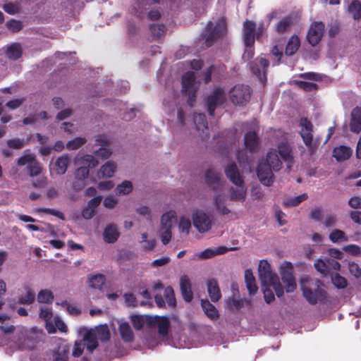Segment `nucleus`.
I'll return each mask as SVG.
<instances>
[{"label": "nucleus", "mask_w": 361, "mask_h": 361, "mask_svg": "<svg viewBox=\"0 0 361 361\" xmlns=\"http://www.w3.org/2000/svg\"><path fill=\"white\" fill-rule=\"evenodd\" d=\"M259 278L261 283L264 285H270L273 287L278 298L283 295V287L279 281L276 274L271 270V266L266 260H261L258 267Z\"/></svg>", "instance_id": "obj_1"}, {"label": "nucleus", "mask_w": 361, "mask_h": 361, "mask_svg": "<svg viewBox=\"0 0 361 361\" xmlns=\"http://www.w3.org/2000/svg\"><path fill=\"white\" fill-rule=\"evenodd\" d=\"M322 283L319 279L301 281L302 295L310 305L323 301L326 298V292L322 288Z\"/></svg>", "instance_id": "obj_2"}, {"label": "nucleus", "mask_w": 361, "mask_h": 361, "mask_svg": "<svg viewBox=\"0 0 361 361\" xmlns=\"http://www.w3.org/2000/svg\"><path fill=\"white\" fill-rule=\"evenodd\" d=\"M213 25V23L209 21L205 27L206 33L201 35V37L205 39V45L207 47L212 46L216 40L227 32L226 22L224 18L219 19L216 25Z\"/></svg>", "instance_id": "obj_3"}, {"label": "nucleus", "mask_w": 361, "mask_h": 361, "mask_svg": "<svg viewBox=\"0 0 361 361\" xmlns=\"http://www.w3.org/2000/svg\"><path fill=\"white\" fill-rule=\"evenodd\" d=\"M252 90L249 85L237 84L229 91L231 102L238 106L245 105L250 100Z\"/></svg>", "instance_id": "obj_4"}, {"label": "nucleus", "mask_w": 361, "mask_h": 361, "mask_svg": "<svg viewBox=\"0 0 361 361\" xmlns=\"http://www.w3.org/2000/svg\"><path fill=\"white\" fill-rule=\"evenodd\" d=\"M195 75L193 72L185 73L182 78V91L188 95V103L190 106L196 100V87H195Z\"/></svg>", "instance_id": "obj_5"}, {"label": "nucleus", "mask_w": 361, "mask_h": 361, "mask_svg": "<svg viewBox=\"0 0 361 361\" xmlns=\"http://www.w3.org/2000/svg\"><path fill=\"white\" fill-rule=\"evenodd\" d=\"M225 93L222 88L215 87L213 92L207 98V106L209 115L213 116L218 106L225 102Z\"/></svg>", "instance_id": "obj_6"}, {"label": "nucleus", "mask_w": 361, "mask_h": 361, "mask_svg": "<svg viewBox=\"0 0 361 361\" xmlns=\"http://www.w3.org/2000/svg\"><path fill=\"white\" fill-rule=\"evenodd\" d=\"M193 226L200 233H204L212 228V221L203 211L195 210L192 215Z\"/></svg>", "instance_id": "obj_7"}, {"label": "nucleus", "mask_w": 361, "mask_h": 361, "mask_svg": "<svg viewBox=\"0 0 361 361\" xmlns=\"http://www.w3.org/2000/svg\"><path fill=\"white\" fill-rule=\"evenodd\" d=\"M325 25L322 22H314L309 28L307 39L312 47L316 46L322 40Z\"/></svg>", "instance_id": "obj_8"}, {"label": "nucleus", "mask_w": 361, "mask_h": 361, "mask_svg": "<svg viewBox=\"0 0 361 361\" xmlns=\"http://www.w3.org/2000/svg\"><path fill=\"white\" fill-rule=\"evenodd\" d=\"M300 126L302 128L300 132V136L302 137L305 145L310 149V150H312L313 125L307 118L302 117L300 120Z\"/></svg>", "instance_id": "obj_9"}, {"label": "nucleus", "mask_w": 361, "mask_h": 361, "mask_svg": "<svg viewBox=\"0 0 361 361\" xmlns=\"http://www.w3.org/2000/svg\"><path fill=\"white\" fill-rule=\"evenodd\" d=\"M269 164L267 163H259L257 166V175L261 182L265 186H270L274 180V175Z\"/></svg>", "instance_id": "obj_10"}, {"label": "nucleus", "mask_w": 361, "mask_h": 361, "mask_svg": "<svg viewBox=\"0 0 361 361\" xmlns=\"http://www.w3.org/2000/svg\"><path fill=\"white\" fill-rule=\"evenodd\" d=\"M56 348L53 350V361H68L71 345L61 338L55 340Z\"/></svg>", "instance_id": "obj_11"}, {"label": "nucleus", "mask_w": 361, "mask_h": 361, "mask_svg": "<svg viewBox=\"0 0 361 361\" xmlns=\"http://www.w3.org/2000/svg\"><path fill=\"white\" fill-rule=\"evenodd\" d=\"M257 24L253 20H246L243 23V39L245 47H253L255 41Z\"/></svg>", "instance_id": "obj_12"}, {"label": "nucleus", "mask_w": 361, "mask_h": 361, "mask_svg": "<svg viewBox=\"0 0 361 361\" xmlns=\"http://www.w3.org/2000/svg\"><path fill=\"white\" fill-rule=\"evenodd\" d=\"M260 138L255 131H248L244 137V145L245 149L251 152H257L260 145Z\"/></svg>", "instance_id": "obj_13"}, {"label": "nucleus", "mask_w": 361, "mask_h": 361, "mask_svg": "<svg viewBox=\"0 0 361 361\" xmlns=\"http://www.w3.org/2000/svg\"><path fill=\"white\" fill-rule=\"evenodd\" d=\"M277 153L286 164V169L290 171L293 164V156L291 147L286 143L281 142L278 145Z\"/></svg>", "instance_id": "obj_14"}, {"label": "nucleus", "mask_w": 361, "mask_h": 361, "mask_svg": "<svg viewBox=\"0 0 361 361\" xmlns=\"http://www.w3.org/2000/svg\"><path fill=\"white\" fill-rule=\"evenodd\" d=\"M13 341L19 348H30V339L28 336V331L24 327H17L16 331L14 332Z\"/></svg>", "instance_id": "obj_15"}, {"label": "nucleus", "mask_w": 361, "mask_h": 361, "mask_svg": "<svg viewBox=\"0 0 361 361\" xmlns=\"http://www.w3.org/2000/svg\"><path fill=\"white\" fill-rule=\"evenodd\" d=\"M269 66V61L265 58L256 59L250 64V70L252 73L260 78L262 75H264L267 72V69Z\"/></svg>", "instance_id": "obj_16"}, {"label": "nucleus", "mask_w": 361, "mask_h": 361, "mask_svg": "<svg viewBox=\"0 0 361 361\" xmlns=\"http://www.w3.org/2000/svg\"><path fill=\"white\" fill-rule=\"evenodd\" d=\"M226 177L235 185L244 183L242 176L235 162L229 164L224 169Z\"/></svg>", "instance_id": "obj_17"}, {"label": "nucleus", "mask_w": 361, "mask_h": 361, "mask_svg": "<svg viewBox=\"0 0 361 361\" xmlns=\"http://www.w3.org/2000/svg\"><path fill=\"white\" fill-rule=\"evenodd\" d=\"M155 319L156 317H152L150 315H132L130 317L133 326L136 330H141L145 324L152 328Z\"/></svg>", "instance_id": "obj_18"}, {"label": "nucleus", "mask_w": 361, "mask_h": 361, "mask_svg": "<svg viewBox=\"0 0 361 361\" xmlns=\"http://www.w3.org/2000/svg\"><path fill=\"white\" fill-rule=\"evenodd\" d=\"M280 274L286 291L287 293L293 292L296 288V282L290 269L283 268L281 269Z\"/></svg>", "instance_id": "obj_19"}, {"label": "nucleus", "mask_w": 361, "mask_h": 361, "mask_svg": "<svg viewBox=\"0 0 361 361\" xmlns=\"http://www.w3.org/2000/svg\"><path fill=\"white\" fill-rule=\"evenodd\" d=\"M180 289L183 300L190 302L193 298V293L191 289V283L188 276L183 275L180 278Z\"/></svg>", "instance_id": "obj_20"}, {"label": "nucleus", "mask_w": 361, "mask_h": 361, "mask_svg": "<svg viewBox=\"0 0 361 361\" xmlns=\"http://www.w3.org/2000/svg\"><path fill=\"white\" fill-rule=\"evenodd\" d=\"M236 247L228 248L226 246H219L216 249L207 248L204 251L201 252L198 255V257L201 259H206L212 258L216 255H224L228 251L235 250Z\"/></svg>", "instance_id": "obj_21"}, {"label": "nucleus", "mask_w": 361, "mask_h": 361, "mask_svg": "<svg viewBox=\"0 0 361 361\" xmlns=\"http://www.w3.org/2000/svg\"><path fill=\"white\" fill-rule=\"evenodd\" d=\"M264 163L269 164V167L274 171H279L282 167V161L279 159L276 149H270L266 156Z\"/></svg>", "instance_id": "obj_22"}, {"label": "nucleus", "mask_w": 361, "mask_h": 361, "mask_svg": "<svg viewBox=\"0 0 361 361\" xmlns=\"http://www.w3.org/2000/svg\"><path fill=\"white\" fill-rule=\"evenodd\" d=\"M205 182L212 190H217L220 187L221 173L209 169L205 171Z\"/></svg>", "instance_id": "obj_23"}, {"label": "nucleus", "mask_w": 361, "mask_h": 361, "mask_svg": "<svg viewBox=\"0 0 361 361\" xmlns=\"http://www.w3.org/2000/svg\"><path fill=\"white\" fill-rule=\"evenodd\" d=\"M353 154V149L345 145L336 147L333 149V157L337 161L342 162L349 159Z\"/></svg>", "instance_id": "obj_24"}, {"label": "nucleus", "mask_w": 361, "mask_h": 361, "mask_svg": "<svg viewBox=\"0 0 361 361\" xmlns=\"http://www.w3.org/2000/svg\"><path fill=\"white\" fill-rule=\"evenodd\" d=\"M350 128L353 133L361 131V107L356 106L352 110Z\"/></svg>", "instance_id": "obj_25"}, {"label": "nucleus", "mask_w": 361, "mask_h": 361, "mask_svg": "<svg viewBox=\"0 0 361 361\" xmlns=\"http://www.w3.org/2000/svg\"><path fill=\"white\" fill-rule=\"evenodd\" d=\"M207 292L211 300L216 302L219 300L221 293L217 281L215 279H210L207 282Z\"/></svg>", "instance_id": "obj_26"}, {"label": "nucleus", "mask_w": 361, "mask_h": 361, "mask_svg": "<svg viewBox=\"0 0 361 361\" xmlns=\"http://www.w3.org/2000/svg\"><path fill=\"white\" fill-rule=\"evenodd\" d=\"M152 317H156L152 327L157 326L159 334L163 336H166L171 325L169 317L166 316H152Z\"/></svg>", "instance_id": "obj_27"}, {"label": "nucleus", "mask_w": 361, "mask_h": 361, "mask_svg": "<svg viewBox=\"0 0 361 361\" xmlns=\"http://www.w3.org/2000/svg\"><path fill=\"white\" fill-rule=\"evenodd\" d=\"M201 306L204 314L211 320L215 321L219 318V311L207 299L201 300Z\"/></svg>", "instance_id": "obj_28"}, {"label": "nucleus", "mask_w": 361, "mask_h": 361, "mask_svg": "<svg viewBox=\"0 0 361 361\" xmlns=\"http://www.w3.org/2000/svg\"><path fill=\"white\" fill-rule=\"evenodd\" d=\"M83 341L85 342L84 344L86 345L87 350L90 353H92L94 350H95L99 345L98 340L94 331H93V329L87 331L83 336Z\"/></svg>", "instance_id": "obj_29"}, {"label": "nucleus", "mask_w": 361, "mask_h": 361, "mask_svg": "<svg viewBox=\"0 0 361 361\" xmlns=\"http://www.w3.org/2000/svg\"><path fill=\"white\" fill-rule=\"evenodd\" d=\"M103 235L106 243H114L118 240L120 233L116 225L110 224L105 228Z\"/></svg>", "instance_id": "obj_30"}, {"label": "nucleus", "mask_w": 361, "mask_h": 361, "mask_svg": "<svg viewBox=\"0 0 361 361\" xmlns=\"http://www.w3.org/2000/svg\"><path fill=\"white\" fill-rule=\"evenodd\" d=\"M193 122L198 132H202L203 134L207 133L208 123L204 114H195Z\"/></svg>", "instance_id": "obj_31"}, {"label": "nucleus", "mask_w": 361, "mask_h": 361, "mask_svg": "<svg viewBox=\"0 0 361 361\" xmlns=\"http://www.w3.org/2000/svg\"><path fill=\"white\" fill-rule=\"evenodd\" d=\"M237 188H231L230 200L232 201H240L243 202L246 197L247 188L245 185V183L240 185H236Z\"/></svg>", "instance_id": "obj_32"}, {"label": "nucleus", "mask_w": 361, "mask_h": 361, "mask_svg": "<svg viewBox=\"0 0 361 361\" xmlns=\"http://www.w3.org/2000/svg\"><path fill=\"white\" fill-rule=\"evenodd\" d=\"M118 330L121 338L124 342L130 343L134 340V334L128 322L120 324Z\"/></svg>", "instance_id": "obj_33"}, {"label": "nucleus", "mask_w": 361, "mask_h": 361, "mask_svg": "<svg viewBox=\"0 0 361 361\" xmlns=\"http://www.w3.org/2000/svg\"><path fill=\"white\" fill-rule=\"evenodd\" d=\"M245 281L249 294L251 295H255L257 293L258 288L255 283V278L252 270L250 269L245 271Z\"/></svg>", "instance_id": "obj_34"}, {"label": "nucleus", "mask_w": 361, "mask_h": 361, "mask_svg": "<svg viewBox=\"0 0 361 361\" xmlns=\"http://www.w3.org/2000/svg\"><path fill=\"white\" fill-rule=\"evenodd\" d=\"M23 49L19 43H13L7 47L6 54L10 60L16 61L22 56Z\"/></svg>", "instance_id": "obj_35"}, {"label": "nucleus", "mask_w": 361, "mask_h": 361, "mask_svg": "<svg viewBox=\"0 0 361 361\" xmlns=\"http://www.w3.org/2000/svg\"><path fill=\"white\" fill-rule=\"evenodd\" d=\"M300 46V41L298 36L293 35L288 40L286 49L285 54L287 56H292L296 53Z\"/></svg>", "instance_id": "obj_36"}, {"label": "nucleus", "mask_w": 361, "mask_h": 361, "mask_svg": "<svg viewBox=\"0 0 361 361\" xmlns=\"http://www.w3.org/2000/svg\"><path fill=\"white\" fill-rule=\"evenodd\" d=\"M116 169V165L112 161H107L102 165L98 173L99 178H110L113 176Z\"/></svg>", "instance_id": "obj_37"}, {"label": "nucleus", "mask_w": 361, "mask_h": 361, "mask_svg": "<svg viewBox=\"0 0 361 361\" xmlns=\"http://www.w3.org/2000/svg\"><path fill=\"white\" fill-rule=\"evenodd\" d=\"M24 290L25 294L18 298V303L20 305H31L35 300V293L34 290L29 286H25Z\"/></svg>", "instance_id": "obj_38"}, {"label": "nucleus", "mask_w": 361, "mask_h": 361, "mask_svg": "<svg viewBox=\"0 0 361 361\" xmlns=\"http://www.w3.org/2000/svg\"><path fill=\"white\" fill-rule=\"evenodd\" d=\"M97 340L102 342H106L110 339L111 334L109 329L106 325H100L93 329Z\"/></svg>", "instance_id": "obj_39"}, {"label": "nucleus", "mask_w": 361, "mask_h": 361, "mask_svg": "<svg viewBox=\"0 0 361 361\" xmlns=\"http://www.w3.org/2000/svg\"><path fill=\"white\" fill-rule=\"evenodd\" d=\"M69 159L68 156L64 155L57 158L55 162V171L59 175L64 174L68 168Z\"/></svg>", "instance_id": "obj_40"}, {"label": "nucleus", "mask_w": 361, "mask_h": 361, "mask_svg": "<svg viewBox=\"0 0 361 361\" xmlns=\"http://www.w3.org/2000/svg\"><path fill=\"white\" fill-rule=\"evenodd\" d=\"M106 278L104 275L102 274H97L92 275L88 280V284L90 287L95 289H101L102 286L104 284Z\"/></svg>", "instance_id": "obj_41"}, {"label": "nucleus", "mask_w": 361, "mask_h": 361, "mask_svg": "<svg viewBox=\"0 0 361 361\" xmlns=\"http://www.w3.org/2000/svg\"><path fill=\"white\" fill-rule=\"evenodd\" d=\"M176 217L175 211L164 213L161 217V228H172L173 219Z\"/></svg>", "instance_id": "obj_42"}, {"label": "nucleus", "mask_w": 361, "mask_h": 361, "mask_svg": "<svg viewBox=\"0 0 361 361\" xmlns=\"http://www.w3.org/2000/svg\"><path fill=\"white\" fill-rule=\"evenodd\" d=\"M292 25V18L286 16L281 19L276 26V31L278 34L282 35L287 32Z\"/></svg>", "instance_id": "obj_43"}, {"label": "nucleus", "mask_w": 361, "mask_h": 361, "mask_svg": "<svg viewBox=\"0 0 361 361\" xmlns=\"http://www.w3.org/2000/svg\"><path fill=\"white\" fill-rule=\"evenodd\" d=\"M348 11L354 20L361 19V3L358 0L353 1L348 6Z\"/></svg>", "instance_id": "obj_44"}, {"label": "nucleus", "mask_w": 361, "mask_h": 361, "mask_svg": "<svg viewBox=\"0 0 361 361\" xmlns=\"http://www.w3.org/2000/svg\"><path fill=\"white\" fill-rule=\"evenodd\" d=\"M54 295L51 290H41L37 294V301L39 303L51 304L54 301Z\"/></svg>", "instance_id": "obj_45"}, {"label": "nucleus", "mask_w": 361, "mask_h": 361, "mask_svg": "<svg viewBox=\"0 0 361 361\" xmlns=\"http://www.w3.org/2000/svg\"><path fill=\"white\" fill-rule=\"evenodd\" d=\"M214 204L217 210L224 215L228 214L231 211L224 205V197L222 195H216L214 198Z\"/></svg>", "instance_id": "obj_46"}, {"label": "nucleus", "mask_w": 361, "mask_h": 361, "mask_svg": "<svg viewBox=\"0 0 361 361\" xmlns=\"http://www.w3.org/2000/svg\"><path fill=\"white\" fill-rule=\"evenodd\" d=\"M329 240L336 243L338 242L347 241L348 238L345 236V233L340 229H334L329 234Z\"/></svg>", "instance_id": "obj_47"}, {"label": "nucleus", "mask_w": 361, "mask_h": 361, "mask_svg": "<svg viewBox=\"0 0 361 361\" xmlns=\"http://www.w3.org/2000/svg\"><path fill=\"white\" fill-rule=\"evenodd\" d=\"M27 169L31 177L38 176L42 171L41 164L36 159L31 164L27 166Z\"/></svg>", "instance_id": "obj_48"}, {"label": "nucleus", "mask_w": 361, "mask_h": 361, "mask_svg": "<svg viewBox=\"0 0 361 361\" xmlns=\"http://www.w3.org/2000/svg\"><path fill=\"white\" fill-rule=\"evenodd\" d=\"M164 296L167 304L171 307H176V300L175 298L174 290L171 286H167L164 289Z\"/></svg>", "instance_id": "obj_49"}, {"label": "nucleus", "mask_w": 361, "mask_h": 361, "mask_svg": "<svg viewBox=\"0 0 361 361\" xmlns=\"http://www.w3.org/2000/svg\"><path fill=\"white\" fill-rule=\"evenodd\" d=\"M116 193L118 195H127L133 190V185L130 181L125 180L118 185L116 188Z\"/></svg>", "instance_id": "obj_50"}, {"label": "nucleus", "mask_w": 361, "mask_h": 361, "mask_svg": "<svg viewBox=\"0 0 361 361\" xmlns=\"http://www.w3.org/2000/svg\"><path fill=\"white\" fill-rule=\"evenodd\" d=\"M308 198L307 193H302L297 197L288 199L284 204L288 207H295Z\"/></svg>", "instance_id": "obj_51"}, {"label": "nucleus", "mask_w": 361, "mask_h": 361, "mask_svg": "<svg viewBox=\"0 0 361 361\" xmlns=\"http://www.w3.org/2000/svg\"><path fill=\"white\" fill-rule=\"evenodd\" d=\"M149 30L154 37L163 36L166 32V27L164 25L152 24L149 25Z\"/></svg>", "instance_id": "obj_52"}, {"label": "nucleus", "mask_w": 361, "mask_h": 361, "mask_svg": "<svg viewBox=\"0 0 361 361\" xmlns=\"http://www.w3.org/2000/svg\"><path fill=\"white\" fill-rule=\"evenodd\" d=\"M86 142V140L82 137H75L66 144V148L69 150H75L83 145Z\"/></svg>", "instance_id": "obj_53"}, {"label": "nucleus", "mask_w": 361, "mask_h": 361, "mask_svg": "<svg viewBox=\"0 0 361 361\" xmlns=\"http://www.w3.org/2000/svg\"><path fill=\"white\" fill-rule=\"evenodd\" d=\"M27 143V142H26V144ZM6 144L9 148L14 149H20L25 145V142H24V140L20 139V138H13V139L8 140L6 141Z\"/></svg>", "instance_id": "obj_54"}, {"label": "nucleus", "mask_w": 361, "mask_h": 361, "mask_svg": "<svg viewBox=\"0 0 361 361\" xmlns=\"http://www.w3.org/2000/svg\"><path fill=\"white\" fill-rule=\"evenodd\" d=\"M270 285H263L262 283V290L263 291L264 300L267 303L270 304L275 299L274 295L270 288Z\"/></svg>", "instance_id": "obj_55"}, {"label": "nucleus", "mask_w": 361, "mask_h": 361, "mask_svg": "<svg viewBox=\"0 0 361 361\" xmlns=\"http://www.w3.org/2000/svg\"><path fill=\"white\" fill-rule=\"evenodd\" d=\"M295 84L298 85V87L306 92H311L312 90L317 89V85L314 82L296 80Z\"/></svg>", "instance_id": "obj_56"}, {"label": "nucleus", "mask_w": 361, "mask_h": 361, "mask_svg": "<svg viewBox=\"0 0 361 361\" xmlns=\"http://www.w3.org/2000/svg\"><path fill=\"white\" fill-rule=\"evenodd\" d=\"M332 283L338 288H344L347 286V280L339 274H336L332 276Z\"/></svg>", "instance_id": "obj_57"}, {"label": "nucleus", "mask_w": 361, "mask_h": 361, "mask_svg": "<svg viewBox=\"0 0 361 361\" xmlns=\"http://www.w3.org/2000/svg\"><path fill=\"white\" fill-rule=\"evenodd\" d=\"M111 153L112 152L110 146L100 147L97 150L94 152L95 156L102 159H108L111 156Z\"/></svg>", "instance_id": "obj_58"}, {"label": "nucleus", "mask_w": 361, "mask_h": 361, "mask_svg": "<svg viewBox=\"0 0 361 361\" xmlns=\"http://www.w3.org/2000/svg\"><path fill=\"white\" fill-rule=\"evenodd\" d=\"M35 159V157L32 154H25L17 159V164L20 166L31 164Z\"/></svg>", "instance_id": "obj_59"}, {"label": "nucleus", "mask_w": 361, "mask_h": 361, "mask_svg": "<svg viewBox=\"0 0 361 361\" xmlns=\"http://www.w3.org/2000/svg\"><path fill=\"white\" fill-rule=\"evenodd\" d=\"M82 163L85 164V167L94 168L99 164V161L92 156L90 154H86L82 157Z\"/></svg>", "instance_id": "obj_60"}, {"label": "nucleus", "mask_w": 361, "mask_h": 361, "mask_svg": "<svg viewBox=\"0 0 361 361\" xmlns=\"http://www.w3.org/2000/svg\"><path fill=\"white\" fill-rule=\"evenodd\" d=\"M90 171L87 167L80 166L75 172V179H80L85 181L89 176Z\"/></svg>", "instance_id": "obj_61"}, {"label": "nucleus", "mask_w": 361, "mask_h": 361, "mask_svg": "<svg viewBox=\"0 0 361 361\" xmlns=\"http://www.w3.org/2000/svg\"><path fill=\"white\" fill-rule=\"evenodd\" d=\"M160 237L164 245H167L171 240V228H160Z\"/></svg>", "instance_id": "obj_62"}, {"label": "nucleus", "mask_w": 361, "mask_h": 361, "mask_svg": "<svg viewBox=\"0 0 361 361\" xmlns=\"http://www.w3.org/2000/svg\"><path fill=\"white\" fill-rule=\"evenodd\" d=\"M6 26L13 32H18L23 28L22 23L13 19L8 20L6 23Z\"/></svg>", "instance_id": "obj_63"}, {"label": "nucleus", "mask_w": 361, "mask_h": 361, "mask_svg": "<svg viewBox=\"0 0 361 361\" xmlns=\"http://www.w3.org/2000/svg\"><path fill=\"white\" fill-rule=\"evenodd\" d=\"M178 226L181 232L188 234L191 228V221L189 219L181 217L180 219Z\"/></svg>", "instance_id": "obj_64"}]
</instances>
